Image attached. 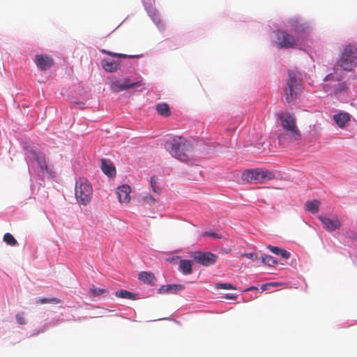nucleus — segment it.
Masks as SVG:
<instances>
[{
	"mask_svg": "<svg viewBox=\"0 0 357 357\" xmlns=\"http://www.w3.org/2000/svg\"><path fill=\"white\" fill-rule=\"evenodd\" d=\"M301 91V84L298 80V73L289 71L287 86L284 89L286 101L288 103L294 101Z\"/></svg>",
	"mask_w": 357,
	"mask_h": 357,
	"instance_id": "nucleus-5",
	"label": "nucleus"
},
{
	"mask_svg": "<svg viewBox=\"0 0 357 357\" xmlns=\"http://www.w3.org/2000/svg\"><path fill=\"white\" fill-rule=\"evenodd\" d=\"M337 65L344 70H351L357 65V47L351 44L346 45Z\"/></svg>",
	"mask_w": 357,
	"mask_h": 357,
	"instance_id": "nucleus-3",
	"label": "nucleus"
},
{
	"mask_svg": "<svg viewBox=\"0 0 357 357\" xmlns=\"http://www.w3.org/2000/svg\"><path fill=\"white\" fill-rule=\"evenodd\" d=\"M271 284H269V283H267V284H264L261 286V289L263 290V291H266L268 289V287L271 286Z\"/></svg>",
	"mask_w": 357,
	"mask_h": 357,
	"instance_id": "nucleus-38",
	"label": "nucleus"
},
{
	"mask_svg": "<svg viewBox=\"0 0 357 357\" xmlns=\"http://www.w3.org/2000/svg\"><path fill=\"white\" fill-rule=\"evenodd\" d=\"M115 296L119 298H126L129 300H135L136 299V294L128 291L127 290L121 289L120 291H117L115 293Z\"/></svg>",
	"mask_w": 357,
	"mask_h": 357,
	"instance_id": "nucleus-24",
	"label": "nucleus"
},
{
	"mask_svg": "<svg viewBox=\"0 0 357 357\" xmlns=\"http://www.w3.org/2000/svg\"><path fill=\"white\" fill-rule=\"evenodd\" d=\"M130 187L128 185H123L119 187L116 190L118 195L119 201L121 203L128 204L130 200Z\"/></svg>",
	"mask_w": 357,
	"mask_h": 357,
	"instance_id": "nucleus-12",
	"label": "nucleus"
},
{
	"mask_svg": "<svg viewBox=\"0 0 357 357\" xmlns=\"http://www.w3.org/2000/svg\"><path fill=\"white\" fill-rule=\"evenodd\" d=\"M203 236H210L213 238H221L220 235L218 234L217 233L212 232V231H205L203 234Z\"/></svg>",
	"mask_w": 357,
	"mask_h": 357,
	"instance_id": "nucleus-33",
	"label": "nucleus"
},
{
	"mask_svg": "<svg viewBox=\"0 0 357 357\" xmlns=\"http://www.w3.org/2000/svg\"><path fill=\"white\" fill-rule=\"evenodd\" d=\"M142 85V81L140 79L124 78L122 81L116 80L112 82L111 84V89L115 93H119L122 91L140 87Z\"/></svg>",
	"mask_w": 357,
	"mask_h": 357,
	"instance_id": "nucleus-7",
	"label": "nucleus"
},
{
	"mask_svg": "<svg viewBox=\"0 0 357 357\" xmlns=\"http://www.w3.org/2000/svg\"><path fill=\"white\" fill-rule=\"evenodd\" d=\"M192 261L188 259H181L179 261V270L184 275H189L192 273Z\"/></svg>",
	"mask_w": 357,
	"mask_h": 357,
	"instance_id": "nucleus-18",
	"label": "nucleus"
},
{
	"mask_svg": "<svg viewBox=\"0 0 357 357\" xmlns=\"http://www.w3.org/2000/svg\"><path fill=\"white\" fill-rule=\"evenodd\" d=\"M192 257L199 264L208 266L214 264L218 259V256L210 252H195Z\"/></svg>",
	"mask_w": 357,
	"mask_h": 357,
	"instance_id": "nucleus-9",
	"label": "nucleus"
},
{
	"mask_svg": "<svg viewBox=\"0 0 357 357\" xmlns=\"http://www.w3.org/2000/svg\"><path fill=\"white\" fill-rule=\"evenodd\" d=\"M138 279L144 283L149 284H154L155 277L151 272L142 271L138 275Z\"/></svg>",
	"mask_w": 357,
	"mask_h": 357,
	"instance_id": "nucleus-20",
	"label": "nucleus"
},
{
	"mask_svg": "<svg viewBox=\"0 0 357 357\" xmlns=\"http://www.w3.org/2000/svg\"><path fill=\"white\" fill-rule=\"evenodd\" d=\"M320 206V202L317 199L308 201L306 202V210L313 214L318 213Z\"/></svg>",
	"mask_w": 357,
	"mask_h": 357,
	"instance_id": "nucleus-21",
	"label": "nucleus"
},
{
	"mask_svg": "<svg viewBox=\"0 0 357 357\" xmlns=\"http://www.w3.org/2000/svg\"><path fill=\"white\" fill-rule=\"evenodd\" d=\"M267 248L273 253L278 255L280 252L281 251V249L282 248H280L278 247H276V246H273V245H268L267 246Z\"/></svg>",
	"mask_w": 357,
	"mask_h": 357,
	"instance_id": "nucleus-34",
	"label": "nucleus"
},
{
	"mask_svg": "<svg viewBox=\"0 0 357 357\" xmlns=\"http://www.w3.org/2000/svg\"><path fill=\"white\" fill-rule=\"evenodd\" d=\"M228 299H231V300H234L236 298V296L234 295V294H226V296H225Z\"/></svg>",
	"mask_w": 357,
	"mask_h": 357,
	"instance_id": "nucleus-37",
	"label": "nucleus"
},
{
	"mask_svg": "<svg viewBox=\"0 0 357 357\" xmlns=\"http://www.w3.org/2000/svg\"><path fill=\"white\" fill-rule=\"evenodd\" d=\"M278 118L281 121L282 128L291 135L294 140L301 139V132L296 126V117L289 112H280L277 114Z\"/></svg>",
	"mask_w": 357,
	"mask_h": 357,
	"instance_id": "nucleus-4",
	"label": "nucleus"
},
{
	"mask_svg": "<svg viewBox=\"0 0 357 357\" xmlns=\"http://www.w3.org/2000/svg\"><path fill=\"white\" fill-rule=\"evenodd\" d=\"M289 31L294 33L296 36L305 33L307 29L305 24L303 23L298 19L291 20L289 22Z\"/></svg>",
	"mask_w": 357,
	"mask_h": 357,
	"instance_id": "nucleus-11",
	"label": "nucleus"
},
{
	"mask_svg": "<svg viewBox=\"0 0 357 357\" xmlns=\"http://www.w3.org/2000/svg\"><path fill=\"white\" fill-rule=\"evenodd\" d=\"M245 257H246L248 259H257V255L254 252L247 253L244 255Z\"/></svg>",
	"mask_w": 357,
	"mask_h": 357,
	"instance_id": "nucleus-36",
	"label": "nucleus"
},
{
	"mask_svg": "<svg viewBox=\"0 0 357 357\" xmlns=\"http://www.w3.org/2000/svg\"><path fill=\"white\" fill-rule=\"evenodd\" d=\"M120 62L110 60L107 59H102L101 61V66L102 68L108 73H114L117 71Z\"/></svg>",
	"mask_w": 357,
	"mask_h": 357,
	"instance_id": "nucleus-15",
	"label": "nucleus"
},
{
	"mask_svg": "<svg viewBox=\"0 0 357 357\" xmlns=\"http://www.w3.org/2000/svg\"><path fill=\"white\" fill-rule=\"evenodd\" d=\"M93 188L84 178H79L75 185V197L77 201L83 205L89 204L92 198Z\"/></svg>",
	"mask_w": 357,
	"mask_h": 357,
	"instance_id": "nucleus-6",
	"label": "nucleus"
},
{
	"mask_svg": "<svg viewBox=\"0 0 357 357\" xmlns=\"http://www.w3.org/2000/svg\"><path fill=\"white\" fill-rule=\"evenodd\" d=\"M183 284H167L162 285L159 289L160 294H176L177 291L184 289Z\"/></svg>",
	"mask_w": 357,
	"mask_h": 357,
	"instance_id": "nucleus-16",
	"label": "nucleus"
},
{
	"mask_svg": "<svg viewBox=\"0 0 357 357\" xmlns=\"http://www.w3.org/2000/svg\"><path fill=\"white\" fill-rule=\"evenodd\" d=\"M157 182H158V179L155 176H152L151 178V188H152L153 191L155 193L160 195L161 192V189L157 185Z\"/></svg>",
	"mask_w": 357,
	"mask_h": 357,
	"instance_id": "nucleus-28",
	"label": "nucleus"
},
{
	"mask_svg": "<svg viewBox=\"0 0 357 357\" xmlns=\"http://www.w3.org/2000/svg\"><path fill=\"white\" fill-rule=\"evenodd\" d=\"M269 284H271L272 287H278L279 284L278 282H270Z\"/></svg>",
	"mask_w": 357,
	"mask_h": 357,
	"instance_id": "nucleus-39",
	"label": "nucleus"
},
{
	"mask_svg": "<svg viewBox=\"0 0 357 357\" xmlns=\"http://www.w3.org/2000/svg\"><path fill=\"white\" fill-rule=\"evenodd\" d=\"M33 163L40 168L43 174H51L45 158H34Z\"/></svg>",
	"mask_w": 357,
	"mask_h": 357,
	"instance_id": "nucleus-17",
	"label": "nucleus"
},
{
	"mask_svg": "<svg viewBox=\"0 0 357 357\" xmlns=\"http://www.w3.org/2000/svg\"><path fill=\"white\" fill-rule=\"evenodd\" d=\"M3 241L6 242L8 245H11V246H15L17 244V241H16V239L10 233H6L4 234Z\"/></svg>",
	"mask_w": 357,
	"mask_h": 357,
	"instance_id": "nucleus-26",
	"label": "nucleus"
},
{
	"mask_svg": "<svg viewBox=\"0 0 357 357\" xmlns=\"http://www.w3.org/2000/svg\"><path fill=\"white\" fill-rule=\"evenodd\" d=\"M101 169L105 174L109 177H114L116 176V171L114 164L107 159H102L101 160Z\"/></svg>",
	"mask_w": 357,
	"mask_h": 357,
	"instance_id": "nucleus-14",
	"label": "nucleus"
},
{
	"mask_svg": "<svg viewBox=\"0 0 357 357\" xmlns=\"http://www.w3.org/2000/svg\"><path fill=\"white\" fill-rule=\"evenodd\" d=\"M277 47L279 48H291L296 45L295 38L285 31L275 32Z\"/></svg>",
	"mask_w": 357,
	"mask_h": 357,
	"instance_id": "nucleus-8",
	"label": "nucleus"
},
{
	"mask_svg": "<svg viewBox=\"0 0 357 357\" xmlns=\"http://www.w3.org/2000/svg\"><path fill=\"white\" fill-rule=\"evenodd\" d=\"M278 255H280L284 259H289L290 257V253L284 249H281V251L280 252Z\"/></svg>",
	"mask_w": 357,
	"mask_h": 357,
	"instance_id": "nucleus-35",
	"label": "nucleus"
},
{
	"mask_svg": "<svg viewBox=\"0 0 357 357\" xmlns=\"http://www.w3.org/2000/svg\"><path fill=\"white\" fill-rule=\"evenodd\" d=\"M319 219L324 225L325 228L329 231H335L340 227V222L337 218L330 219L328 218L319 216Z\"/></svg>",
	"mask_w": 357,
	"mask_h": 357,
	"instance_id": "nucleus-13",
	"label": "nucleus"
},
{
	"mask_svg": "<svg viewBox=\"0 0 357 357\" xmlns=\"http://www.w3.org/2000/svg\"><path fill=\"white\" fill-rule=\"evenodd\" d=\"M215 288L218 289H236V287L230 283H218L215 284Z\"/></svg>",
	"mask_w": 357,
	"mask_h": 357,
	"instance_id": "nucleus-30",
	"label": "nucleus"
},
{
	"mask_svg": "<svg viewBox=\"0 0 357 357\" xmlns=\"http://www.w3.org/2000/svg\"><path fill=\"white\" fill-rule=\"evenodd\" d=\"M35 63L41 70H47L52 66L54 61L48 55L36 54Z\"/></svg>",
	"mask_w": 357,
	"mask_h": 357,
	"instance_id": "nucleus-10",
	"label": "nucleus"
},
{
	"mask_svg": "<svg viewBox=\"0 0 357 357\" xmlns=\"http://www.w3.org/2000/svg\"><path fill=\"white\" fill-rule=\"evenodd\" d=\"M165 149L172 155L181 156L186 152L192 150V146L189 141L179 136L169 138L165 144Z\"/></svg>",
	"mask_w": 357,
	"mask_h": 357,
	"instance_id": "nucleus-2",
	"label": "nucleus"
},
{
	"mask_svg": "<svg viewBox=\"0 0 357 357\" xmlns=\"http://www.w3.org/2000/svg\"><path fill=\"white\" fill-rule=\"evenodd\" d=\"M274 178V173L265 168L245 169L241 176L244 182L254 184H262L266 181L273 180Z\"/></svg>",
	"mask_w": 357,
	"mask_h": 357,
	"instance_id": "nucleus-1",
	"label": "nucleus"
},
{
	"mask_svg": "<svg viewBox=\"0 0 357 357\" xmlns=\"http://www.w3.org/2000/svg\"><path fill=\"white\" fill-rule=\"evenodd\" d=\"M144 202L149 204H153L156 202V199L150 195H146L143 197Z\"/></svg>",
	"mask_w": 357,
	"mask_h": 357,
	"instance_id": "nucleus-32",
	"label": "nucleus"
},
{
	"mask_svg": "<svg viewBox=\"0 0 357 357\" xmlns=\"http://www.w3.org/2000/svg\"><path fill=\"white\" fill-rule=\"evenodd\" d=\"M90 293L93 296H98L104 293H105L107 291L106 289H101V288H98V287H95L94 285H93L91 288H90V290H89Z\"/></svg>",
	"mask_w": 357,
	"mask_h": 357,
	"instance_id": "nucleus-29",
	"label": "nucleus"
},
{
	"mask_svg": "<svg viewBox=\"0 0 357 357\" xmlns=\"http://www.w3.org/2000/svg\"><path fill=\"white\" fill-rule=\"evenodd\" d=\"M255 289V287H251L250 288L248 289L247 291Z\"/></svg>",
	"mask_w": 357,
	"mask_h": 357,
	"instance_id": "nucleus-40",
	"label": "nucleus"
},
{
	"mask_svg": "<svg viewBox=\"0 0 357 357\" xmlns=\"http://www.w3.org/2000/svg\"><path fill=\"white\" fill-rule=\"evenodd\" d=\"M24 313L23 312H19L16 314V320L17 322L20 325H24L26 324L25 317H24Z\"/></svg>",
	"mask_w": 357,
	"mask_h": 357,
	"instance_id": "nucleus-31",
	"label": "nucleus"
},
{
	"mask_svg": "<svg viewBox=\"0 0 357 357\" xmlns=\"http://www.w3.org/2000/svg\"><path fill=\"white\" fill-rule=\"evenodd\" d=\"M333 119L340 128H344L347 123L350 120V116L348 113H339L334 115Z\"/></svg>",
	"mask_w": 357,
	"mask_h": 357,
	"instance_id": "nucleus-19",
	"label": "nucleus"
},
{
	"mask_svg": "<svg viewBox=\"0 0 357 357\" xmlns=\"http://www.w3.org/2000/svg\"><path fill=\"white\" fill-rule=\"evenodd\" d=\"M158 113L165 117L169 116L171 114L170 109L167 103H160L156 105Z\"/></svg>",
	"mask_w": 357,
	"mask_h": 357,
	"instance_id": "nucleus-22",
	"label": "nucleus"
},
{
	"mask_svg": "<svg viewBox=\"0 0 357 357\" xmlns=\"http://www.w3.org/2000/svg\"><path fill=\"white\" fill-rule=\"evenodd\" d=\"M100 52L102 54H107L112 57H116V58L132 59V58H137L139 56L137 55H130V54H126L114 53V52L106 50H101Z\"/></svg>",
	"mask_w": 357,
	"mask_h": 357,
	"instance_id": "nucleus-23",
	"label": "nucleus"
},
{
	"mask_svg": "<svg viewBox=\"0 0 357 357\" xmlns=\"http://www.w3.org/2000/svg\"><path fill=\"white\" fill-rule=\"evenodd\" d=\"M38 304H45L48 303L59 304L61 303V301L57 298H39L37 301Z\"/></svg>",
	"mask_w": 357,
	"mask_h": 357,
	"instance_id": "nucleus-27",
	"label": "nucleus"
},
{
	"mask_svg": "<svg viewBox=\"0 0 357 357\" xmlns=\"http://www.w3.org/2000/svg\"><path fill=\"white\" fill-rule=\"evenodd\" d=\"M261 261L269 266H274L278 264V261L273 257L268 255L261 256Z\"/></svg>",
	"mask_w": 357,
	"mask_h": 357,
	"instance_id": "nucleus-25",
	"label": "nucleus"
}]
</instances>
